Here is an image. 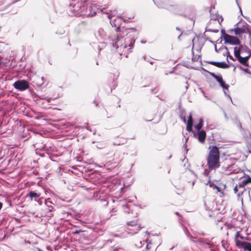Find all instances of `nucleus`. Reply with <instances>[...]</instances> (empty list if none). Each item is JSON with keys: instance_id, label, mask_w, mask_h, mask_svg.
Returning <instances> with one entry per match:
<instances>
[{"instance_id": "obj_59", "label": "nucleus", "mask_w": 251, "mask_h": 251, "mask_svg": "<svg viewBox=\"0 0 251 251\" xmlns=\"http://www.w3.org/2000/svg\"><path fill=\"white\" fill-rule=\"evenodd\" d=\"M138 227L139 228H140V229L141 228H140V226H138Z\"/></svg>"}, {"instance_id": "obj_41", "label": "nucleus", "mask_w": 251, "mask_h": 251, "mask_svg": "<svg viewBox=\"0 0 251 251\" xmlns=\"http://www.w3.org/2000/svg\"><path fill=\"white\" fill-rule=\"evenodd\" d=\"M142 58L145 60V61H148L147 59H146V57L145 56H143L142 57Z\"/></svg>"}, {"instance_id": "obj_25", "label": "nucleus", "mask_w": 251, "mask_h": 251, "mask_svg": "<svg viewBox=\"0 0 251 251\" xmlns=\"http://www.w3.org/2000/svg\"><path fill=\"white\" fill-rule=\"evenodd\" d=\"M200 57L199 55H197L195 56H194L192 58V61L193 62L198 61L200 59Z\"/></svg>"}, {"instance_id": "obj_45", "label": "nucleus", "mask_w": 251, "mask_h": 251, "mask_svg": "<svg viewBox=\"0 0 251 251\" xmlns=\"http://www.w3.org/2000/svg\"><path fill=\"white\" fill-rule=\"evenodd\" d=\"M182 31H181V33H180V35L178 36V39H180V37L181 35L182 34Z\"/></svg>"}, {"instance_id": "obj_43", "label": "nucleus", "mask_w": 251, "mask_h": 251, "mask_svg": "<svg viewBox=\"0 0 251 251\" xmlns=\"http://www.w3.org/2000/svg\"><path fill=\"white\" fill-rule=\"evenodd\" d=\"M249 240V237H245V239H244V241H246V240Z\"/></svg>"}, {"instance_id": "obj_2", "label": "nucleus", "mask_w": 251, "mask_h": 251, "mask_svg": "<svg viewBox=\"0 0 251 251\" xmlns=\"http://www.w3.org/2000/svg\"><path fill=\"white\" fill-rule=\"evenodd\" d=\"M209 150L207 157V165L210 170H215L220 166L219 150L215 146H210Z\"/></svg>"}, {"instance_id": "obj_54", "label": "nucleus", "mask_w": 251, "mask_h": 251, "mask_svg": "<svg viewBox=\"0 0 251 251\" xmlns=\"http://www.w3.org/2000/svg\"><path fill=\"white\" fill-rule=\"evenodd\" d=\"M249 195L250 196V190L249 191Z\"/></svg>"}, {"instance_id": "obj_57", "label": "nucleus", "mask_w": 251, "mask_h": 251, "mask_svg": "<svg viewBox=\"0 0 251 251\" xmlns=\"http://www.w3.org/2000/svg\"><path fill=\"white\" fill-rule=\"evenodd\" d=\"M225 48L226 50H227V48L226 47H225Z\"/></svg>"}, {"instance_id": "obj_31", "label": "nucleus", "mask_w": 251, "mask_h": 251, "mask_svg": "<svg viewBox=\"0 0 251 251\" xmlns=\"http://www.w3.org/2000/svg\"><path fill=\"white\" fill-rule=\"evenodd\" d=\"M208 31H211V32H214V33H217V32H218L219 31V30L218 29H209L207 30Z\"/></svg>"}, {"instance_id": "obj_13", "label": "nucleus", "mask_w": 251, "mask_h": 251, "mask_svg": "<svg viewBox=\"0 0 251 251\" xmlns=\"http://www.w3.org/2000/svg\"><path fill=\"white\" fill-rule=\"evenodd\" d=\"M215 79L219 83L220 85L224 89L226 90L227 92H228V85L226 84L225 82L224 81L222 76L221 75H217L215 78Z\"/></svg>"}, {"instance_id": "obj_30", "label": "nucleus", "mask_w": 251, "mask_h": 251, "mask_svg": "<svg viewBox=\"0 0 251 251\" xmlns=\"http://www.w3.org/2000/svg\"><path fill=\"white\" fill-rule=\"evenodd\" d=\"M119 249L117 248H114V247H110L109 251H119Z\"/></svg>"}, {"instance_id": "obj_16", "label": "nucleus", "mask_w": 251, "mask_h": 251, "mask_svg": "<svg viewBox=\"0 0 251 251\" xmlns=\"http://www.w3.org/2000/svg\"><path fill=\"white\" fill-rule=\"evenodd\" d=\"M241 234L240 233V231H237L236 232L234 237V241L235 242L236 246L238 247L242 246L243 244V242H241L239 240H238V238H240Z\"/></svg>"}, {"instance_id": "obj_49", "label": "nucleus", "mask_w": 251, "mask_h": 251, "mask_svg": "<svg viewBox=\"0 0 251 251\" xmlns=\"http://www.w3.org/2000/svg\"><path fill=\"white\" fill-rule=\"evenodd\" d=\"M224 93H225V94L226 95H227V94H226V93H227V92H226V91H224Z\"/></svg>"}, {"instance_id": "obj_27", "label": "nucleus", "mask_w": 251, "mask_h": 251, "mask_svg": "<svg viewBox=\"0 0 251 251\" xmlns=\"http://www.w3.org/2000/svg\"><path fill=\"white\" fill-rule=\"evenodd\" d=\"M180 118L184 123H186V119L185 118V116L183 115L182 113L180 115Z\"/></svg>"}, {"instance_id": "obj_52", "label": "nucleus", "mask_w": 251, "mask_h": 251, "mask_svg": "<svg viewBox=\"0 0 251 251\" xmlns=\"http://www.w3.org/2000/svg\"><path fill=\"white\" fill-rule=\"evenodd\" d=\"M176 214L177 215H179V213L177 212H176Z\"/></svg>"}, {"instance_id": "obj_18", "label": "nucleus", "mask_w": 251, "mask_h": 251, "mask_svg": "<svg viewBox=\"0 0 251 251\" xmlns=\"http://www.w3.org/2000/svg\"><path fill=\"white\" fill-rule=\"evenodd\" d=\"M234 50V56L238 59L241 56L240 52L243 50V47L240 45L239 48L235 47Z\"/></svg>"}, {"instance_id": "obj_46", "label": "nucleus", "mask_w": 251, "mask_h": 251, "mask_svg": "<svg viewBox=\"0 0 251 251\" xmlns=\"http://www.w3.org/2000/svg\"><path fill=\"white\" fill-rule=\"evenodd\" d=\"M147 61L149 62L151 64H153V62H152V61H150L149 60H148Z\"/></svg>"}, {"instance_id": "obj_26", "label": "nucleus", "mask_w": 251, "mask_h": 251, "mask_svg": "<svg viewBox=\"0 0 251 251\" xmlns=\"http://www.w3.org/2000/svg\"><path fill=\"white\" fill-rule=\"evenodd\" d=\"M53 209V207L52 206H51V205L48 206V208L46 209V212L47 213H50L52 211Z\"/></svg>"}, {"instance_id": "obj_32", "label": "nucleus", "mask_w": 251, "mask_h": 251, "mask_svg": "<svg viewBox=\"0 0 251 251\" xmlns=\"http://www.w3.org/2000/svg\"><path fill=\"white\" fill-rule=\"evenodd\" d=\"M44 100H45L47 102H50L52 99L51 98H45Z\"/></svg>"}, {"instance_id": "obj_56", "label": "nucleus", "mask_w": 251, "mask_h": 251, "mask_svg": "<svg viewBox=\"0 0 251 251\" xmlns=\"http://www.w3.org/2000/svg\"><path fill=\"white\" fill-rule=\"evenodd\" d=\"M223 32H224V30H223V29H222V33L223 34Z\"/></svg>"}, {"instance_id": "obj_19", "label": "nucleus", "mask_w": 251, "mask_h": 251, "mask_svg": "<svg viewBox=\"0 0 251 251\" xmlns=\"http://www.w3.org/2000/svg\"><path fill=\"white\" fill-rule=\"evenodd\" d=\"M243 246L238 247L239 248H243L245 251H251V243L246 242H243Z\"/></svg>"}, {"instance_id": "obj_24", "label": "nucleus", "mask_w": 251, "mask_h": 251, "mask_svg": "<svg viewBox=\"0 0 251 251\" xmlns=\"http://www.w3.org/2000/svg\"><path fill=\"white\" fill-rule=\"evenodd\" d=\"M215 20H217L219 23L221 25V23L223 22V19L222 16H220L219 15L216 17V18L214 19Z\"/></svg>"}, {"instance_id": "obj_28", "label": "nucleus", "mask_w": 251, "mask_h": 251, "mask_svg": "<svg viewBox=\"0 0 251 251\" xmlns=\"http://www.w3.org/2000/svg\"><path fill=\"white\" fill-rule=\"evenodd\" d=\"M247 32L249 34V37L250 38V40H251V27H247Z\"/></svg>"}, {"instance_id": "obj_4", "label": "nucleus", "mask_w": 251, "mask_h": 251, "mask_svg": "<svg viewBox=\"0 0 251 251\" xmlns=\"http://www.w3.org/2000/svg\"><path fill=\"white\" fill-rule=\"evenodd\" d=\"M92 2L91 0H81L75 3H70L69 6L70 14L75 16H83L84 9H85V3Z\"/></svg>"}, {"instance_id": "obj_40", "label": "nucleus", "mask_w": 251, "mask_h": 251, "mask_svg": "<svg viewBox=\"0 0 251 251\" xmlns=\"http://www.w3.org/2000/svg\"><path fill=\"white\" fill-rule=\"evenodd\" d=\"M229 55H230L229 52H227V54H226V56H227V61L228 62H228V61L227 58H228V57H229Z\"/></svg>"}, {"instance_id": "obj_53", "label": "nucleus", "mask_w": 251, "mask_h": 251, "mask_svg": "<svg viewBox=\"0 0 251 251\" xmlns=\"http://www.w3.org/2000/svg\"><path fill=\"white\" fill-rule=\"evenodd\" d=\"M227 96L229 97V98H230V100H231V98L228 95H227Z\"/></svg>"}, {"instance_id": "obj_37", "label": "nucleus", "mask_w": 251, "mask_h": 251, "mask_svg": "<svg viewBox=\"0 0 251 251\" xmlns=\"http://www.w3.org/2000/svg\"><path fill=\"white\" fill-rule=\"evenodd\" d=\"M199 90L201 91V92L203 94V95L205 97V93L204 92V91H203L202 89L201 88H199Z\"/></svg>"}, {"instance_id": "obj_5", "label": "nucleus", "mask_w": 251, "mask_h": 251, "mask_svg": "<svg viewBox=\"0 0 251 251\" xmlns=\"http://www.w3.org/2000/svg\"><path fill=\"white\" fill-rule=\"evenodd\" d=\"M153 0L158 7L167 9L175 14H180V8L178 5H169L167 0Z\"/></svg>"}, {"instance_id": "obj_48", "label": "nucleus", "mask_w": 251, "mask_h": 251, "mask_svg": "<svg viewBox=\"0 0 251 251\" xmlns=\"http://www.w3.org/2000/svg\"><path fill=\"white\" fill-rule=\"evenodd\" d=\"M2 10H3V8L0 7V12L2 11Z\"/></svg>"}, {"instance_id": "obj_21", "label": "nucleus", "mask_w": 251, "mask_h": 251, "mask_svg": "<svg viewBox=\"0 0 251 251\" xmlns=\"http://www.w3.org/2000/svg\"><path fill=\"white\" fill-rule=\"evenodd\" d=\"M203 125V119L201 118L199 120V123L195 125V128L197 131H200Z\"/></svg>"}, {"instance_id": "obj_51", "label": "nucleus", "mask_w": 251, "mask_h": 251, "mask_svg": "<svg viewBox=\"0 0 251 251\" xmlns=\"http://www.w3.org/2000/svg\"><path fill=\"white\" fill-rule=\"evenodd\" d=\"M250 46H251V40H250Z\"/></svg>"}, {"instance_id": "obj_60", "label": "nucleus", "mask_w": 251, "mask_h": 251, "mask_svg": "<svg viewBox=\"0 0 251 251\" xmlns=\"http://www.w3.org/2000/svg\"><path fill=\"white\" fill-rule=\"evenodd\" d=\"M188 139H186V142L187 141Z\"/></svg>"}, {"instance_id": "obj_8", "label": "nucleus", "mask_w": 251, "mask_h": 251, "mask_svg": "<svg viewBox=\"0 0 251 251\" xmlns=\"http://www.w3.org/2000/svg\"><path fill=\"white\" fill-rule=\"evenodd\" d=\"M13 86L16 90L20 91H23L29 87V83L26 80H19L14 83Z\"/></svg>"}, {"instance_id": "obj_9", "label": "nucleus", "mask_w": 251, "mask_h": 251, "mask_svg": "<svg viewBox=\"0 0 251 251\" xmlns=\"http://www.w3.org/2000/svg\"><path fill=\"white\" fill-rule=\"evenodd\" d=\"M223 38L225 44H228L232 45H239L240 42L236 37L229 35L226 33L223 34Z\"/></svg>"}, {"instance_id": "obj_10", "label": "nucleus", "mask_w": 251, "mask_h": 251, "mask_svg": "<svg viewBox=\"0 0 251 251\" xmlns=\"http://www.w3.org/2000/svg\"><path fill=\"white\" fill-rule=\"evenodd\" d=\"M246 50H247L248 53H249V55L244 57L240 56L238 59V60L241 64L244 66H248V65L247 64V62L248 61L249 58L251 56V50H249L248 49V48H246Z\"/></svg>"}, {"instance_id": "obj_3", "label": "nucleus", "mask_w": 251, "mask_h": 251, "mask_svg": "<svg viewBox=\"0 0 251 251\" xmlns=\"http://www.w3.org/2000/svg\"><path fill=\"white\" fill-rule=\"evenodd\" d=\"M183 230L188 238L193 242L195 243H200L204 247H207L209 248H211L212 243L211 241L208 238H203L199 237V235H204V233L203 232L197 233L193 232V235H190L189 233L188 229L184 226H182Z\"/></svg>"}, {"instance_id": "obj_33", "label": "nucleus", "mask_w": 251, "mask_h": 251, "mask_svg": "<svg viewBox=\"0 0 251 251\" xmlns=\"http://www.w3.org/2000/svg\"><path fill=\"white\" fill-rule=\"evenodd\" d=\"M151 91L152 93H154L155 94V93H157V90L156 88H154V89H151Z\"/></svg>"}, {"instance_id": "obj_58", "label": "nucleus", "mask_w": 251, "mask_h": 251, "mask_svg": "<svg viewBox=\"0 0 251 251\" xmlns=\"http://www.w3.org/2000/svg\"><path fill=\"white\" fill-rule=\"evenodd\" d=\"M192 53H193V55H194V51L192 50Z\"/></svg>"}, {"instance_id": "obj_42", "label": "nucleus", "mask_w": 251, "mask_h": 251, "mask_svg": "<svg viewBox=\"0 0 251 251\" xmlns=\"http://www.w3.org/2000/svg\"><path fill=\"white\" fill-rule=\"evenodd\" d=\"M215 51H216V52H218V50H217V49L216 46H215Z\"/></svg>"}, {"instance_id": "obj_50", "label": "nucleus", "mask_w": 251, "mask_h": 251, "mask_svg": "<svg viewBox=\"0 0 251 251\" xmlns=\"http://www.w3.org/2000/svg\"><path fill=\"white\" fill-rule=\"evenodd\" d=\"M239 127H240V128H242V126H241V124H240Z\"/></svg>"}, {"instance_id": "obj_55", "label": "nucleus", "mask_w": 251, "mask_h": 251, "mask_svg": "<svg viewBox=\"0 0 251 251\" xmlns=\"http://www.w3.org/2000/svg\"><path fill=\"white\" fill-rule=\"evenodd\" d=\"M247 20H248V21H249V22L251 23V21H250L248 19H247Z\"/></svg>"}, {"instance_id": "obj_17", "label": "nucleus", "mask_w": 251, "mask_h": 251, "mask_svg": "<svg viewBox=\"0 0 251 251\" xmlns=\"http://www.w3.org/2000/svg\"><path fill=\"white\" fill-rule=\"evenodd\" d=\"M44 77L43 76H36L33 82H35V84L39 86L42 85L44 83Z\"/></svg>"}, {"instance_id": "obj_12", "label": "nucleus", "mask_w": 251, "mask_h": 251, "mask_svg": "<svg viewBox=\"0 0 251 251\" xmlns=\"http://www.w3.org/2000/svg\"><path fill=\"white\" fill-rule=\"evenodd\" d=\"M206 134L205 131L203 130H201L200 131H198V133L197 135V138L199 141L201 143H203L206 139Z\"/></svg>"}, {"instance_id": "obj_6", "label": "nucleus", "mask_w": 251, "mask_h": 251, "mask_svg": "<svg viewBox=\"0 0 251 251\" xmlns=\"http://www.w3.org/2000/svg\"><path fill=\"white\" fill-rule=\"evenodd\" d=\"M251 182V177L248 176L247 178L243 179L241 182L236 184L234 188V193L239 197L242 195L245 190V186L249 183Z\"/></svg>"}, {"instance_id": "obj_15", "label": "nucleus", "mask_w": 251, "mask_h": 251, "mask_svg": "<svg viewBox=\"0 0 251 251\" xmlns=\"http://www.w3.org/2000/svg\"><path fill=\"white\" fill-rule=\"evenodd\" d=\"M26 197H29L31 200H34L35 201H37L38 199L40 197V194L34 191H30L27 194Z\"/></svg>"}, {"instance_id": "obj_1", "label": "nucleus", "mask_w": 251, "mask_h": 251, "mask_svg": "<svg viewBox=\"0 0 251 251\" xmlns=\"http://www.w3.org/2000/svg\"><path fill=\"white\" fill-rule=\"evenodd\" d=\"M100 11L103 13L108 15V18L110 20L111 25L113 27H115V30L119 32L116 36L110 37L103 30L99 31L98 35L100 38L99 40L101 45V47L104 46L103 44L109 45L114 48L112 50H115L120 55H124L127 57L134 47L135 37L137 33L136 30L134 28L131 29L121 28L120 26L123 20L121 17H113L111 14L105 11L104 8L101 9Z\"/></svg>"}, {"instance_id": "obj_39", "label": "nucleus", "mask_w": 251, "mask_h": 251, "mask_svg": "<svg viewBox=\"0 0 251 251\" xmlns=\"http://www.w3.org/2000/svg\"><path fill=\"white\" fill-rule=\"evenodd\" d=\"M229 58L232 60L235 61V59L233 58V57L231 56L230 55H229Z\"/></svg>"}, {"instance_id": "obj_20", "label": "nucleus", "mask_w": 251, "mask_h": 251, "mask_svg": "<svg viewBox=\"0 0 251 251\" xmlns=\"http://www.w3.org/2000/svg\"><path fill=\"white\" fill-rule=\"evenodd\" d=\"M246 32V26L244 27H236L234 28V33L235 35H238L241 33H245Z\"/></svg>"}, {"instance_id": "obj_11", "label": "nucleus", "mask_w": 251, "mask_h": 251, "mask_svg": "<svg viewBox=\"0 0 251 251\" xmlns=\"http://www.w3.org/2000/svg\"><path fill=\"white\" fill-rule=\"evenodd\" d=\"M208 63L209 64L214 65L217 67L220 68L226 69L229 67V65L225 62H215L213 61H209Z\"/></svg>"}, {"instance_id": "obj_44", "label": "nucleus", "mask_w": 251, "mask_h": 251, "mask_svg": "<svg viewBox=\"0 0 251 251\" xmlns=\"http://www.w3.org/2000/svg\"><path fill=\"white\" fill-rule=\"evenodd\" d=\"M176 30H178V31H180V29L178 27H176Z\"/></svg>"}, {"instance_id": "obj_22", "label": "nucleus", "mask_w": 251, "mask_h": 251, "mask_svg": "<svg viewBox=\"0 0 251 251\" xmlns=\"http://www.w3.org/2000/svg\"><path fill=\"white\" fill-rule=\"evenodd\" d=\"M125 143H126V140L124 139H123L122 141H115L113 142V144L114 145L120 146L121 145L124 144Z\"/></svg>"}, {"instance_id": "obj_7", "label": "nucleus", "mask_w": 251, "mask_h": 251, "mask_svg": "<svg viewBox=\"0 0 251 251\" xmlns=\"http://www.w3.org/2000/svg\"><path fill=\"white\" fill-rule=\"evenodd\" d=\"M85 3V9H84L83 17H92L95 16L99 9V5L94 3H91L89 6H87Z\"/></svg>"}, {"instance_id": "obj_14", "label": "nucleus", "mask_w": 251, "mask_h": 251, "mask_svg": "<svg viewBox=\"0 0 251 251\" xmlns=\"http://www.w3.org/2000/svg\"><path fill=\"white\" fill-rule=\"evenodd\" d=\"M193 125V120L192 118V116L191 113L189 114L188 117V120L187 122V126L186 129L189 132H193L192 130V126Z\"/></svg>"}, {"instance_id": "obj_35", "label": "nucleus", "mask_w": 251, "mask_h": 251, "mask_svg": "<svg viewBox=\"0 0 251 251\" xmlns=\"http://www.w3.org/2000/svg\"><path fill=\"white\" fill-rule=\"evenodd\" d=\"M212 184L214 186V187L218 190V191H220V188L218 186H217L215 185H214L213 184Z\"/></svg>"}, {"instance_id": "obj_38", "label": "nucleus", "mask_w": 251, "mask_h": 251, "mask_svg": "<svg viewBox=\"0 0 251 251\" xmlns=\"http://www.w3.org/2000/svg\"><path fill=\"white\" fill-rule=\"evenodd\" d=\"M183 147H184V148L186 150V152H187V151H188V149H187V145H186V144H184V145H183Z\"/></svg>"}, {"instance_id": "obj_23", "label": "nucleus", "mask_w": 251, "mask_h": 251, "mask_svg": "<svg viewBox=\"0 0 251 251\" xmlns=\"http://www.w3.org/2000/svg\"><path fill=\"white\" fill-rule=\"evenodd\" d=\"M123 207L124 211L125 213H129V210H130V205H129L123 204Z\"/></svg>"}, {"instance_id": "obj_34", "label": "nucleus", "mask_w": 251, "mask_h": 251, "mask_svg": "<svg viewBox=\"0 0 251 251\" xmlns=\"http://www.w3.org/2000/svg\"><path fill=\"white\" fill-rule=\"evenodd\" d=\"M210 75L213 77H214V78H215V77L217 75L215 74L214 73H210Z\"/></svg>"}, {"instance_id": "obj_47", "label": "nucleus", "mask_w": 251, "mask_h": 251, "mask_svg": "<svg viewBox=\"0 0 251 251\" xmlns=\"http://www.w3.org/2000/svg\"><path fill=\"white\" fill-rule=\"evenodd\" d=\"M150 248V247H149V245L148 244V245H147V246H146V248H147V249H149Z\"/></svg>"}, {"instance_id": "obj_29", "label": "nucleus", "mask_w": 251, "mask_h": 251, "mask_svg": "<svg viewBox=\"0 0 251 251\" xmlns=\"http://www.w3.org/2000/svg\"><path fill=\"white\" fill-rule=\"evenodd\" d=\"M127 225L128 226H135L137 224L136 223L135 221H131L129 223H128Z\"/></svg>"}, {"instance_id": "obj_36", "label": "nucleus", "mask_w": 251, "mask_h": 251, "mask_svg": "<svg viewBox=\"0 0 251 251\" xmlns=\"http://www.w3.org/2000/svg\"><path fill=\"white\" fill-rule=\"evenodd\" d=\"M240 238L242 240H243V241H242V242H245V241H244V239H245V237H244V236H242V235H241V236H240Z\"/></svg>"}]
</instances>
